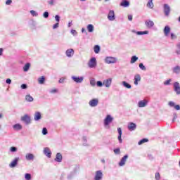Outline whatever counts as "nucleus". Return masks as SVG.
Masks as SVG:
<instances>
[{"label":"nucleus","instance_id":"774afa93","mask_svg":"<svg viewBox=\"0 0 180 180\" xmlns=\"http://www.w3.org/2000/svg\"><path fill=\"white\" fill-rule=\"evenodd\" d=\"M4 52V49H0V56H2V53Z\"/></svg>","mask_w":180,"mask_h":180},{"label":"nucleus","instance_id":"69168bd1","mask_svg":"<svg viewBox=\"0 0 180 180\" xmlns=\"http://www.w3.org/2000/svg\"><path fill=\"white\" fill-rule=\"evenodd\" d=\"M176 117H177L176 114H174L172 122H175V119H176Z\"/></svg>","mask_w":180,"mask_h":180},{"label":"nucleus","instance_id":"e433bc0d","mask_svg":"<svg viewBox=\"0 0 180 180\" xmlns=\"http://www.w3.org/2000/svg\"><path fill=\"white\" fill-rule=\"evenodd\" d=\"M148 141V139H143L142 140H141L139 143H138V144L139 145V146H141V144H144V143H147Z\"/></svg>","mask_w":180,"mask_h":180},{"label":"nucleus","instance_id":"473e14b6","mask_svg":"<svg viewBox=\"0 0 180 180\" xmlns=\"http://www.w3.org/2000/svg\"><path fill=\"white\" fill-rule=\"evenodd\" d=\"M139 60V58H137V56H132L131 58V64H134V63L136 61H137Z\"/></svg>","mask_w":180,"mask_h":180},{"label":"nucleus","instance_id":"680f3d73","mask_svg":"<svg viewBox=\"0 0 180 180\" xmlns=\"http://www.w3.org/2000/svg\"><path fill=\"white\" fill-rule=\"evenodd\" d=\"M71 33H72V34L75 35V34H77V31L75 30H72Z\"/></svg>","mask_w":180,"mask_h":180},{"label":"nucleus","instance_id":"4c0bfd02","mask_svg":"<svg viewBox=\"0 0 180 180\" xmlns=\"http://www.w3.org/2000/svg\"><path fill=\"white\" fill-rule=\"evenodd\" d=\"M136 34L139 35L148 34V31H139V32H137Z\"/></svg>","mask_w":180,"mask_h":180},{"label":"nucleus","instance_id":"dca6fc26","mask_svg":"<svg viewBox=\"0 0 180 180\" xmlns=\"http://www.w3.org/2000/svg\"><path fill=\"white\" fill-rule=\"evenodd\" d=\"M145 25L148 28V29H151V27H153V26H154V22H153L152 20H147L145 22Z\"/></svg>","mask_w":180,"mask_h":180},{"label":"nucleus","instance_id":"de8ad7c7","mask_svg":"<svg viewBox=\"0 0 180 180\" xmlns=\"http://www.w3.org/2000/svg\"><path fill=\"white\" fill-rule=\"evenodd\" d=\"M97 86H103V83H102V82L101 81H98L96 83Z\"/></svg>","mask_w":180,"mask_h":180},{"label":"nucleus","instance_id":"20e7f679","mask_svg":"<svg viewBox=\"0 0 180 180\" xmlns=\"http://www.w3.org/2000/svg\"><path fill=\"white\" fill-rule=\"evenodd\" d=\"M148 104V100L143 99L138 103L139 108H146Z\"/></svg>","mask_w":180,"mask_h":180},{"label":"nucleus","instance_id":"3c124183","mask_svg":"<svg viewBox=\"0 0 180 180\" xmlns=\"http://www.w3.org/2000/svg\"><path fill=\"white\" fill-rule=\"evenodd\" d=\"M44 18H49V12L46 11L44 13Z\"/></svg>","mask_w":180,"mask_h":180},{"label":"nucleus","instance_id":"052dcab7","mask_svg":"<svg viewBox=\"0 0 180 180\" xmlns=\"http://www.w3.org/2000/svg\"><path fill=\"white\" fill-rule=\"evenodd\" d=\"M48 4H49V5H53L54 4V0H50L49 1H48Z\"/></svg>","mask_w":180,"mask_h":180},{"label":"nucleus","instance_id":"f8f14e48","mask_svg":"<svg viewBox=\"0 0 180 180\" xmlns=\"http://www.w3.org/2000/svg\"><path fill=\"white\" fill-rule=\"evenodd\" d=\"M128 129L129 130V131H134V130L136 129V127H137V125H136L135 123L133 122H129L128 124Z\"/></svg>","mask_w":180,"mask_h":180},{"label":"nucleus","instance_id":"cd10ccee","mask_svg":"<svg viewBox=\"0 0 180 180\" xmlns=\"http://www.w3.org/2000/svg\"><path fill=\"white\" fill-rule=\"evenodd\" d=\"M94 25L92 24H89L87 25V30L89 33H92L94 32Z\"/></svg>","mask_w":180,"mask_h":180},{"label":"nucleus","instance_id":"bb28decb","mask_svg":"<svg viewBox=\"0 0 180 180\" xmlns=\"http://www.w3.org/2000/svg\"><path fill=\"white\" fill-rule=\"evenodd\" d=\"M173 72H174V74H179V72H180V66L179 65L175 66L173 68Z\"/></svg>","mask_w":180,"mask_h":180},{"label":"nucleus","instance_id":"39448f33","mask_svg":"<svg viewBox=\"0 0 180 180\" xmlns=\"http://www.w3.org/2000/svg\"><path fill=\"white\" fill-rule=\"evenodd\" d=\"M171 12V8L168 4H164V13L165 16H169V13Z\"/></svg>","mask_w":180,"mask_h":180},{"label":"nucleus","instance_id":"6ab92c4d","mask_svg":"<svg viewBox=\"0 0 180 180\" xmlns=\"http://www.w3.org/2000/svg\"><path fill=\"white\" fill-rule=\"evenodd\" d=\"M169 105L171 107V108H174V109L176 110H180V105H175V103L172 102V101H170L169 102Z\"/></svg>","mask_w":180,"mask_h":180},{"label":"nucleus","instance_id":"49530a36","mask_svg":"<svg viewBox=\"0 0 180 180\" xmlns=\"http://www.w3.org/2000/svg\"><path fill=\"white\" fill-rule=\"evenodd\" d=\"M30 13H31V15H32V16H37V15H38L37 13L33 10H32L30 11Z\"/></svg>","mask_w":180,"mask_h":180},{"label":"nucleus","instance_id":"1a4fd4ad","mask_svg":"<svg viewBox=\"0 0 180 180\" xmlns=\"http://www.w3.org/2000/svg\"><path fill=\"white\" fill-rule=\"evenodd\" d=\"M98 103L99 101L98 100V98H94L89 101V105L91 106V108H94L95 106H98Z\"/></svg>","mask_w":180,"mask_h":180},{"label":"nucleus","instance_id":"e2e57ef3","mask_svg":"<svg viewBox=\"0 0 180 180\" xmlns=\"http://www.w3.org/2000/svg\"><path fill=\"white\" fill-rule=\"evenodd\" d=\"M64 83V78H60L59 79V84H63Z\"/></svg>","mask_w":180,"mask_h":180},{"label":"nucleus","instance_id":"5701e85b","mask_svg":"<svg viewBox=\"0 0 180 180\" xmlns=\"http://www.w3.org/2000/svg\"><path fill=\"white\" fill-rule=\"evenodd\" d=\"M34 119L36 122L40 120V119H41V114L39 112H35Z\"/></svg>","mask_w":180,"mask_h":180},{"label":"nucleus","instance_id":"58836bf2","mask_svg":"<svg viewBox=\"0 0 180 180\" xmlns=\"http://www.w3.org/2000/svg\"><path fill=\"white\" fill-rule=\"evenodd\" d=\"M10 151L11 153H16V151H18V148L15 147V146H12L11 148H10Z\"/></svg>","mask_w":180,"mask_h":180},{"label":"nucleus","instance_id":"a211bd4d","mask_svg":"<svg viewBox=\"0 0 180 180\" xmlns=\"http://www.w3.org/2000/svg\"><path fill=\"white\" fill-rule=\"evenodd\" d=\"M140 81H141V77L140 76V75H136L134 76V84L139 85V82H140Z\"/></svg>","mask_w":180,"mask_h":180},{"label":"nucleus","instance_id":"c85d7f7f","mask_svg":"<svg viewBox=\"0 0 180 180\" xmlns=\"http://www.w3.org/2000/svg\"><path fill=\"white\" fill-rule=\"evenodd\" d=\"M14 130H22V125L20 124H15L13 125Z\"/></svg>","mask_w":180,"mask_h":180},{"label":"nucleus","instance_id":"864d4df0","mask_svg":"<svg viewBox=\"0 0 180 180\" xmlns=\"http://www.w3.org/2000/svg\"><path fill=\"white\" fill-rule=\"evenodd\" d=\"M21 88L22 89H26V88H27V85H26L25 84H22L21 85Z\"/></svg>","mask_w":180,"mask_h":180},{"label":"nucleus","instance_id":"423d86ee","mask_svg":"<svg viewBox=\"0 0 180 180\" xmlns=\"http://www.w3.org/2000/svg\"><path fill=\"white\" fill-rule=\"evenodd\" d=\"M108 20L113 21L116 18L115 17V11L113 10H110L108 15Z\"/></svg>","mask_w":180,"mask_h":180},{"label":"nucleus","instance_id":"338daca9","mask_svg":"<svg viewBox=\"0 0 180 180\" xmlns=\"http://www.w3.org/2000/svg\"><path fill=\"white\" fill-rule=\"evenodd\" d=\"M71 26H72V21L68 23V27H71Z\"/></svg>","mask_w":180,"mask_h":180},{"label":"nucleus","instance_id":"a19ab883","mask_svg":"<svg viewBox=\"0 0 180 180\" xmlns=\"http://www.w3.org/2000/svg\"><path fill=\"white\" fill-rule=\"evenodd\" d=\"M25 179H27V180L32 179V175L29 173L25 174Z\"/></svg>","mask_w":180,"mask_h":180},{"label":"nucleus","instance_id":"0eeeda50","mask_svg":"<svg viewBox=\"0 0 180 180\" xmlns=\"http://www.w3.org/2000/svg\"><path fill=\"white\" fill-rule=\"evenodd\" d=\"M174 89L177 95H180V85L177 82L174 84Z\"/></svg>","mask_w":180,"mask_h":180},{"label":"nucleus","instance_id":"f257e3e1","mask_svg":"<svg viewBox=\"0 0 180 180\" xmlns=\"http://www.w3.org/2000/svg\"><path fill=\"white\" fill-rule=\"evenodd\" d=\"M113 122V117L110 115H108L104 120V126L109 129V124Z\"/></svg>","mask_w":180,"mask_h":180},{"label":"nucleus","instance_id":"6e6552de","mask_svg":"<svg viewBox=\"0 0 180 180\" xmlns=\"http://www.w3.org/2000/svg\"><path fill=\"white\" fill-rule=\"evenodd\" d=\"M129 158V155H125L120 160V162H119V165L120 167H123V165H124V164H126V161H127V159Z\"/></svg>","mask_w":180,"mask_h":180},{"label":"nucleus","instance_id":"ddd939ff","mask_svg":"<svg viewBox=\"0 0 180 180\" xmlns=\"http://www.w3.org/2000/svg\"><path fill=\"white\" fill-rule=\"evenodd\" d=\"M21 120L22 122H25V123H26V124H29V123H30V117L27 115H25L23 117H22Z\"/></svg>","mask_w":180,"mask_h":180},{"label":"nucleus","instance_id":"bf43d9fd","mask_svg":"<svg viewBox=\"0 0 180 180\" xmlns=\"http://www.w3.org/2000/svg\"><path fill=\"white\" fill-rule=\"evenodd\" d=\"M50 92H51V94H56V92H57V89H51V90H50Z\"/></svg>","mask_w":180,"mask_h":180},{"label":"nucleus","instance_id":"9d476101","mask_svg":"<svg viewBox=\"0 0 180 180\" xmlns=\"http://www.w3.org/2000/svg\"><path fill=\"white\" fill-rule=\"evenodd\" d=\"M72 79H73V81H75V82H77V84H81V82H82V81H84V77L72 76Z\"/></svg>","mask_w":180,"mask_h":180},{"label":"nucleus","instance_id":"aec40b11","mask_svg":"<svg viewBox=\"0 0 180 180\" xmlns=\"http://www.w3.org/2000/svg\"><path fill=\"white\" fill-rule=\"evenodd\" d=\"M55 161H56V162H61V161H63V155L61 153H58L56 154Z\"/></svg>","mask_w":180,"mask_h":180},{"label":"nucleus","instance_id":"f704fd0d","mask_svg":"<svg viewBox=\"0 0 180 180\" xmlns=\"http://www.w3.org/2000/svg\"><path fill=\"white\" fill-rule=\"evenodd\" d=\"M29 68H30V63H27L24 67H23V70L26 72L29 71Z\"/></svg>","mask_w":180,"mask_h":180},{"label":"nucleus","instance_id":"603ef678","mask_svg":"<svg viewBox=\"0 0 180 180\" xmlns=\"http://www.w3.org/2000/svg\"><path fill=\"white\" fill-rule=\"evenodd\" d=\"M55 19H56V22H58H58H60V17L58 15H56L55 16Z\"/></svg>","mask_w":180,"mask_h":180},{"label":"nucleus","instance_id":"5fc2aeb1","mask_svg":"<svg viewBox=\"0 0 180 180\" xmlns=\"http://www.w3.org/2000/svg\"><path fill=\"white\" fill-rule=\"evenodd\" d=\"M12 4V0H7L6 1V5H11Z\"/></svg>","mask_w":180,"mask_h":180},{"label":"nucleus","instance_id":"ea45409f","mask_svg":"<svg viewBox=\"0 0 180 180\" xmlns=\"http://www.w3.org/2000/svg\"><path fill=\"white\" fill-rule=\"evenodd\" d=\"M90 84L91 85V86H95V85H96V82H95V79H91L90 80Z\"/></svg>","mask_w":180,"mask_h":180},{"label":"nucleus","instance_id":"c756f323","mask_svg":"<svg viewBox=\"0 0 180 180\" xmlns=\"http://www.w3.org/2000/svg\"><path fill=\"white\" fill-rule=\"evenodd\" d=\"M122 85L128 89H130L131 88V85H130V84L126 82L125 81L122 82Z\"/></svg>","mask_w":180,"mask_h":180},{"label":"nucleus","instance_id":"2eb2a0df","mask_svg":"<svg viewBox=\"0 0 180 180\" xmlns=\"http://www.w3.org/2000/svg\"><path fill=\"white\" fill-rule=\"evenodd\" d=\"M18 161H19V158H16L14 160H13L9 165L10 168H15V167L18 165Z\"/></svg>","mask_w":180,"mask_h":180},{"label":"nucleus","instance_id":"a878e982","mask_svg":"<svg viewBox=\"0 0 180 180\" xmlns=\"http://www.w3.org/2000/svg\"><path fill=\"white\" fill-rule=\"evenodd\" d=\"M117 131H118V141L119 143H122V128H117Z\"/></svg>","mask_w":180,"mask_h":180},{"label":"nucleus","instance_id":"7ed1b4c3","mask_svg":"<svg viewBox=\"0 0 180 180\" xmlns=\"http://www.w3.org/2000/svg\"><path fill=\"white\" fill-rule=\"evenodd\" d=\"M88 65L89 68H95V67H96V58H91L88 63Z\"/></svg>","mask_w":180,"mask_h":180},{"label":"nucleus","instance_id":"2f4dec72","mask_svg":"<svg viewBox=\"0 0 180 180\" xmlns=\"http://www.w3.org/2000/svg\"><path fill=\"white\" fill-rule=\"evenodd\" d=\"M25 99L26 101H27V102H33V97H32V96H30V94L25 96Z\"/></svg>","mask_w":180,"mask_h":180},{"label":"nucleus","instance_id":"13d9d810","mask_svg":"<svg viewBox=\"0 0 180 180\" xmlns=\"http://www.w3.org/2000/svg\"><path fill=\"white\" fill-rule=\"evenodd\" d=\"M171 39H176V35L174 34H171Z\"/></svg>","mask_w":180,"mask_h":180},{"label":"nucleus","instance_id":"4be33fe9","mask_svg":"<svg viewBox=\"0 0 180 180\" xmlns=\"http://www.w3.org/2000/svg\"><path fill=\"white\" fill-rule=\"evenodd\" d=\"M66 56L67 57H72L74 56V49H69L66 51Z\"/></svg>","mask_w":180,"mask_h":180},{"label":"nucleus","instance_id":"c03bdc74","mask_svg":"<svg viewBox=\"0 0 180 180\" xmlns=\"http://www.w3.org/2000/svg\"><path fill=\"white\" fill-rule=\"evenodd\" d=\"M47 133H48L47 128H43L42 134H44V136H46V134H47Z\"/></svg>","mask_w":180,"mask_h":180},{"label":"nucleus","instance_id":"0e129e2a","mask_svg":"<svg viewBox=\"0 0 180 180\" xmlns=\"http://www.w3.org/2000/svg\"><path fill=\"white\" fill-rule=\"evenodd\" d=\"M128 19H129V20H133V15H128Z\"/></svg>","mask_w":180,"mask_h":180},{"label":"nucleus","instance_id":"72a5a7b5","mask_svg":"<svg viewBox=\"0 0 180 180\" xmlns=\"http://www.w3.org/2000/svg\"><path fill=\"white\" fill-rule=\"evenodd\" d=\"M99 51H101V47L98 45H96L94 46V53H96V54H98Z\"/></svg>","mask_w":180,"mask_h":180},{"label":"nucleus","instance_id":"4468645a","mask_svg":"<svg viewBox=\"0 0 180 180\" xmlns=\"http://www.w3.org/2000/svg\"><path fill=\"white\" fill-rule=\"evenodd\" d=\"M44 154H45L48 158H51V150H50V148H45L44 150Z\"/></svg>","mask_w":180,"mask_h":180},{"label":"nucleus","instance_id":"7c9ffc66","mask_svg":"<svg viewBox=\"0 0 180 180\" xmlns=\"http://www.w3.org/2000/svg\"><path fill=\"white\" fill-rule=\"evenodd\" d=\"M148 8H150V9H153L154 8V4L153 3V0H149V1L147 4Z\"/></svg>","mask_w":180,"mask_h":180},{"label":"nucleus","instance_id":"c9c22d12","mask_svg":"<svg viewBox=\"0 0 180 180\" xmlns=\"http://www.w3.org/2000/svg\"><path fill=\"white\" fill-rule=\"evenodd\" d=\"M45 78L44 76H42L38 79L39 84H44Z\"/></svg>","mask_w":180,"mask_h":180},{"label":"nucleus","instance_id":"4d7b16f0","mask_svg":"<svg viewBox=\"0 0 180 180\" xmlns=\"http://www.w3.org/2000/svg\"><path fill=\"white\" fill-rule=\"evenodd\" d=\"M58 22L56 23L55 25H53V29H57V27H58Z\"/></svg>","mask_w":180,"mask_h":180},{"label":"nucleus","instance_id":"a18cd8bd","mask_svg":"<svg viewBox=\"0 0 180 180\" xmlns=\"http://www.w3.org/2000/svg\"><path fill=\"white\" fill-rule=\"evenodd\" d=\"M177 49L178 50L176 51V54H180V43L177 44Z\"/></svg>","mask_w":180,"mask_h":180},{"label":"nucleus","instance_id":"b1692460","mask_svg":"<svg viewBox=\"0 0 180 180\" xmlns=\"http://www.w3.org/2000/svg\"><path fill=\"white\" fill-rule=\"evenodd\" d=\"M169 32H171V28L169 27V26H165L164 29L165 36H168V34H169Z\"/></svg>","mask_w":180,"mask_h":180},{"label":"nucleus","instance_id":"9b49d317","mask_svg":"<svg viewBox=\"0 0 180 180\" xmlns=\"http://www.w3.org/2000/svg\"><path fill=\"white\" fill-rule=\"evenodd\" d=\"M103 85H105V86H106V88H109V86H110V85H112V79L111 78H108L107 79H105L103 82Z\"/></svg>","mask_w":180,"mask_h":180},{"label":"nucleus","instance_id":"f3484780","mask_svg":"<svg viewBox=\"0 0 180 180\" xmlns=\"http://www.w3.org/2000/svg\"><path fill=\"white\" fill-rule=\"evenodd\" d=\"M102 176H103L102 172L98 170L96 172V176H95L94 179L95 180H101V179H102Z\"/></svg>","mask_w":180,"mask_h":180},{"label":"nucleus","instance_id":"79ce46f5","mask_svg":"<svg viewBox=\"0 0 180 180\" xmlns=\"http://www.w3.org/2000/svg\"><path fill=\"white\" fill-rule=\"evenodd\" d=\"M139 68H141V70H142L143 71H146V66H144V65L143 63H140L139 64Z\"/></svg>","mask_w":180,"mask_h":180},{"label":"nucleus","instance_id":"09e8293b","mask_svg":"<svg viewBox=\"0 0 180 180\" xmlns=\"http://www.w3.org/2000/svg\"><path fill=\"white\" fill-rule=\"evenodd\" d=\"M171 81H172L171 79L166 80L164 82V85H169V84L171 83Z\"/></svg>","mask_w":180,"mask_h":180},{"label":"nucleus","instance_id":"6e6d98bb","mask_svg":"<svg viewBox=\"0 0 180 180\" xmlns=\"http://www.w3.org/2000/svg\"><path fill=\"white\" fill-rule=\"evenodd\" d=\"M6 82V84H12V80H11V79H7Z\"/></svg>","mask_w":180,"mask_h":180},{"label":"nucleus","instance_id":"8fccbe9b","mask_svg":"<svg viewBox=\"0 0 180 180\" xmlns=\"http://www.w3.org/2000/svg\"><path fill=\"white\" fill-rule=\"evenodd\" d=\"M115 154H120V148H116L114 150Z\"/></svg>","mask_w":180,"mask_h":180},{"label":"nucleus","instance_id":"f03ea898","mask_svg":"<svg viewBox=\"0 0 180 180\" xmlns=\"http://www.w3.org/2000/svg\"><path fill=\"white\" fill-rule=\"evenodd\" d=\"M105 61L107 64H115V63L117 61V59H116L115 57L108 56L105 58Z\"/></svg>","mask_w":180,"mask_h":180},{"label":"nucleus","instance_id":"393cba45","mask_svg":"<svg viewBox=\"0 0 180 180\" xmlns=\"http://www.w3.org/2000/svg\"><path fill=\"white\" fill-rule=\"evenodd\" d=\"M129 5H130V3H129V1H127V0H123L120 3V6H123L124 8H127V6H129Z\"/></svg>","mask_w":180,"mask_h":180},{"label":"nucleus","instance_id":"412c9836","mask_svg":"<svg viewBox=\"0 0 180 180\" xmlns=\"http://www.w3.org/2000/svg\"><path fill=\"white\" fill-rule=\"evenodd\" d=\"M25 158L27 161H33L34 160V155L32 153H27L25 155Z\"/></svg>","mask_w":180,"mask_h":180},{"label":"nucleus","instance_id":"37998d69","mask_svg":"<svg viewBox=\"0 0 180 180\" xmlns=\"http://www.w3.org/2000/svg\"><path fill=\"white\" fill-rule=\"evenodd\" d=\"M155 178L156 180L161 179V176L160 175V173H156L155 176Z\"/></svg>","mask_w":180,"mask_h":180}]
</instances>
